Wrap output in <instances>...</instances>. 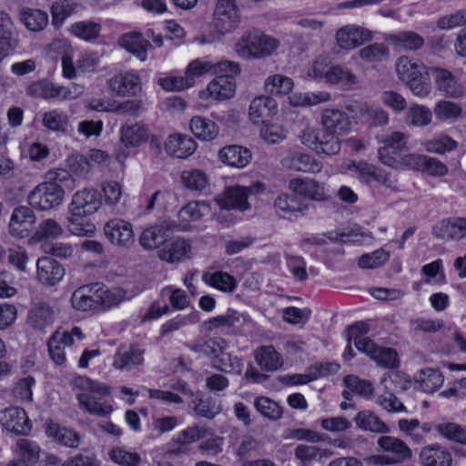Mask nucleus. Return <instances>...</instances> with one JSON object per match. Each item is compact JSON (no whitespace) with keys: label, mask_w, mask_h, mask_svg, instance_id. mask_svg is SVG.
<instances>
[{"label":"nucleus","mask_w":466,"mask_h":466,"mask_svg":"<svg viewBox=\"0 0 466 466\" xmlns=\"http://www.w3.org/2000/svg\"><path fill=\"white\" fill-rule=\"evenodd\" d=\"M73 387L78 390L76 399L79 406L89 414L106 417L113 411L112 404L104 399L110 393L109 387L106 384L78 376L74 379Z\"/></svg>","instance_id":"nucleus-1"},{"label":"nucleus","mask_w":466,"mask_h":466,"mask_svg":"<svg viewBox=\"0 0 466 466\" xmlns=\"http://www.w3.org/2000/svg\"><path fill=\"white\" fill-rule=\"evenodd\" d=\"M279 46V41L258 30L245 33L234 46L236 54L244 59H261L271 56Z\"/></svg>","instance_id":"nucleus-2"},{"label":"nucleus","mask_w":466,"mask_h":466,"mask_svg":"<svg viewBox=\"0 0 466 466\" xmlns=\"http://www.w3.org/2000/svg\"><path fill=\"white\" fill-rule=\"evenodd\" d=\"M150 136V130L147 124L142 121L127 123L120 127L119 139L121 147L116 150L117 160L124 161L131 149H137L145 144Z\"/></svg>","instance_id":"nucleus-3"},{"label":"nucleus","mask_w":466,"mask_h":466,"mask_svg":"<svg viewBox=\"0 0 466 466\" xmlns=\"http://www.w3.org/2000/svg\"><path fill=\"white\" fill-rule=\"evenodd\" d=\"M379 451L382 454L377 457L380 465L400 464L411 458L410 447L402 440L393 436H381L377 441Z\"/></svg>","instance_id":"nucleus-4"},{"label":"nucleus","mask_w":466,"mask_h":466,"mask_svg":"<svg viewBox=\"0 0 466 466\" xmlns=\"http://www.w3.org/2000/svg\"><path fill=\"white\" fill-rule=\"evenodd\" d=\"M107 89L119 97H134L143 91V83L138 72L126 70L115 74L106 81Z\"/></svg>","instance_id":"nucleus-5"},{"label":"nucleus","mask_w":466,"mask_h":466,"mask_svg":"<svg viewBox=\"0 0 466 466\" xmlns=\"http://www.w3.org/2000/svg\"><path fill=\"white\" fill-rule=\"evenodd\" d=\"M409 136L400 131H393L378 137L382 146L378 150L380 161L386 166H396V155L407 149Z\"/></svg>","instance_id":"nucleus-6"},{"label":"nucleus","mask_w":466,"mask_h":466,"mask_svg":"<svg viewBox=\"0 0 466 466\" xmlns=\"http://www.w3.org/2000/svg\"><path fill=\"white\" fill-rule=\"evenodd\" d=\"M249 322L247 315L234 309H228L225 314L210 318L205 322L208 331L219 329L225 335H238L244 326Z\"/></svg>","instance_id":"nucleus-7"},{"label":"nucleus","mask_w":466,"mask_h":466,"mask_svg":"<svg viewBox=\"0 0 466 466\" xmlns=\"http://www.w3.org/2000/svg\"><path fill=\"white\" fill-rule=\"evenodd\" d=\"M96 206H73L70 208L68 217V230L76 236H91L96 227L90 221L89 217L96 213Z\"/></svg>","instance_id":"nucleus-8"},{"label":"nucleus","mask_w":466,"mask_h":466,"mask_svg":"<svg viewBox=\"0 0 466 466\" xmlns=\"http://www.w3.org/2000/svg\"><path fill=\"white\" fill-rule=\"evenodd\" d=\"M104 234L111 244L118 248H129L135 242L132 225L120 218L107 221L104 226Z\"/></svg>","instance_id":"nucleus-9"},{"label":"nucleus","mask_w":466,"mask_h":466,"mask_svg":"<svg viewBox=\"0 0 466 466\" xmlns=\"http://www.w3.org/2000/svg\"><path fill=\"white\" fill-rule=\"evenodd\" d=\"M303 145L316 152H322L327 155H334L340 150L339 139L335 137L320 138L317 128L306 125L299 135Z\"/></svg>","instance_id":"nucleus-10"},{"label":"nucleus","mask_w":466,"mask_h":466,"mask_svg":"<svg viewBox=\"0 0 466 466\" xmlns=\"http://www.w3.org/2000/svg\"><path fill=\"white\" fill-rule=\"evenodd\" d=\"M356 348L384 368H394L398 364V355L394 350L379 347L370 339H357Z\"/></svg>","instance_id":"nucleus-11"},{"label":"nucleus","mask_w":466,"mask_h":466,"mask_svg":"<svg viewBox=\"0 0 466 466\" xmlns=\"http://www.w3.org/2000/svg\"><path fill=\"white\" fill-rule=\"evenodd\" d=\"M176 228L177 225L172 221H163L158 225L148 227L141 233L139 244L145 249H156L167 241Z\"/></svg>","instance_id":"nucleus-12"},{"label":"nucleus","mask_w":466,"mask_h":466,"mask_svg":"<svg viewBox=\"0 0 466 466\" xmlns=\"http://www.w3.org/2000/svg\"><path fill=\"white\" fill-rule=\"evenodd\" d=\"M0 423L7 431L16 435H26L32 425L24 409L9 407L0 411Z\"/></svg>","instance_id":"nucleus-13"},{"label":"nucleus","mask_w":466,"mask_h":466,"mask_svg":"<svg viewBox=\"0 0 466 466\" xmlns=\"http://www.w3.org/2000/svg\"><path fill=\"white\" fill-rule=\"evenodd\" d=\"M432 235L444 241L461 240L466 237V218L452 217L437 222Z\"/></svg>","instance_id":"nucleus-14"},{"label":"nucleus","mask_w":466,"mask_h":466,"mask_svg":"<svg viewBox=\"0 0 466 466\" xmlns=\"http://www.w3.org/2000/svg\"><path fill=\"white\" fill-rule=\"evenodd\" d=\"M239 23L235 0H218L215 9V25L222 33L229 32Z\"/></svg>","instance_id":"nucleus-15"},{"label":"nucleus","mask_w":466,"mask_h":466,"mask_svg":"<svg viewBox=\"0 0 466 466\" xmlns=\"http://www.w3.org/2000/svg\"><path fill=\"white\" fill-rule=\"evenodd\" d=\"M289 189L295 195L313 201H325L324 186L309 177H295L289 180Z\"/></svg>","instance_id":"nucleus-16"},{"label":"nucleus","mask_w":466,"mask_h":466,"mask_svg":"<svg viewBox=\"0 0 466 466\" xmlns=\"http://www.w3.org/2000/svg\"><path fill=\"white\" fill-rule=\"evenodd\" d=\"M236 90V84L233 79L225 76H217L210 81L207 87L198 93V96L202 100L213 99L222 101L231 98Z\"/></svg>","instance_id":"nucleus-17"},{"label":"nucleus","mask_w":466,"mask_h":466,"mask_svg":"<svg viewBox=\"0 0 466 466\" xmlns=\"http://www.w3.org/2000/svg\"><path fill=\"white\" fill-rule=\"evenodd\" d=\"M269 193L265 183L255 181L248 187L236 185L228 187L224 190L223 204H248V198L250 196H258Z\"/></svg>","instance_id":"nucleus-18"},{"label":"nucleus","mask_w":466,"mask_h":466,"mask_svg":"<svg viewBox=\"0 0 466 466\" xmlns=\"http://www.w3.org/2000/svg\"><path fill=\"white\" fill-rule=\"evenodd\" d=\"M321 124L329 132L327 136L335 137L339 139V136L345 133L350 127V117L345 111L336 108H326L321 113Z\"/></svg>","instance_id":"nucleus-19"},{"label":"nucleus","mask_w":466,"mask_h":466,"mask_svg":"<svg viewBox=\"0 0 466 466\" xmlns=\"http://www.w3.org/2000/svg\"><path fill=\"white\" fill-rule=\"evenodd\" d=\"M36 278L45 286L57 284L65 276V268L56 260L49 257H43L36 263Z\"/></svg>","instance_id":"nucleus-20"},{"label":"nucleus","mask_w":466,"mask_h":466,"mask_svg":"<svg viewBox=\"0 0 466 466\" xmlns=\"http://www.w3.org/2000/svg\"><path fill=\"white\" fill-rule=\"evenodd\" d=\"M197 147V142L192 137L178 133L169 135L165 141L167 154L176 158L190 157Z\"/></svg>","instance_id":"nucleus-21"},{"label":"nucleus","mask_w":466,"mask_h":466,"mask_svg":"<svg viewBox=\"0 0 466 466\" xmlns=\"http://www.w3.org/2000/svg\"><path fill=\"white\" fill-rule=\"evenodd\" d=\"M144 350L137 346L120 348L113 357L112 366L119 370H130L144 362Z\"/></svg>","instance_id":"nucleus-22"},{"label":"nucleus","mask_w":466,"mask_h":466,"mask_svg":"<svg viewBox=\"0 0 466 466\" xmlns=\"http://www.w3.org/2000/svg\"><path fill=\"white\" fill-rule=\"evenodd\" d=\"M161 260L177 263L191 258V245L183 238H176L158 251Z\"/></svg>","instance_id":"nucleus-23"},{"label":"nucleus","mask_w":466,"mask_h":466,"mask_svg":"<svg viewBox=\"0 0 466 466\" xmlns=\"http://www.w3.org/2000/svg\"><path fill=\"white\" fill-rule=\"evenodd\" d=\"M218 158L221 162L229 167L244 168L250 163L252 154L251 151L245 147L228 145L218 151Z\"/></svg>","instance_id":"nucleus-24"},{"label":"nucleus","mask_w":466,"mask_h":466,"mask_svg":"<svg viewBox=\"0 0 466 466\" xmlns=\"http://www.w3.org/2000/svg\"><path fill=\"white\" fill-rule=\"evenodd\" d=\"M351 113L353 118L360 122H372L375 127H383L389 124L390 116L387 111L380 107L372 108L367 104H361L357 101L351 105Z\"/></svg>","instance_id":"nucleus-25"},{"label":"nucleus","mask_w":466,"mask_h":466,"mask_svg":"<svg viewBox=\"0 0 466 466\" xmlns=\"http://www.w3.org/2000/svg\"><path fill=\"white\" fill-rule=\"evenodd\" d=\"M64 190L60 186H52L45 182L37 185L28 195V204H60Z\"/></svg>","instance_id":"nucleus-26"},{"label":"nucleus","mask_w":466,"mask_h":466,"mask_svg":"<svg viewBox=\"0 0 466 466\" xmlns=\"http://www.w3.org/2000/svg\"><path fill=\"white\" fill-rule=\"evenodd\" d=\"M35 222V216L28 206H18L12 213L9 228L15 237H24Z\"/></svg>","instance_id":"nucleus-27"},{"label":"nucleus","mask_w":466,"mask_h":466,"mask_svg":"<svg viewBox=\"0 0 466 466\" xmlns=\"http://www.w3.org/2000/svg\"><path fill=\"white\" fill-rule=\"evenodd\" d=\"M309 75L313 77H325L327 82L330 84H337L343 79L350 77L348 70L339 66H331L328 67L325 58L317 59L312 68L309 70Z\"/></svg>","instance_id":"nucleus-28"},{"label":"nucleus","mask_w":466,"mask_h":466,"mask_svg":"<svg viewBox=\"0 0 466 466\" xmlns=\"http://www.w3.org/2000/svg\"><path fill=\"white\" fill-rule=\"evenodd\" d=\"M27 319L29 325L33 329L45 331L48 327L52 326L55 312L49 304L39 302L29 310Z\"/></svg>","instance_id":"nucleus-29"},{"label":"nucleus","mask_w":466,"mask_h":466,"mask_svg":"<svg viewBox=\"0 0 466 466\" xmlns=\"http://www.w3.org/2000/svg\"><path fill=\"white\" fill-rule=\"evenodd\" d=\"M282 165L291 170L303 173H319L322 168L320 162L308 154H293L282 160Z\"/></svg>","instance_id":"nucleus-30"},{"label":"nucleus","mask_w":466,"mask_h":466,"mask_svg":"<svg viewBox=\"0 0 466 466\" xmlns=\"http://www.w3.org/2000/svg\"><path fill=\"white\" fill-rule=\"evenodd\" d=\"M95 284L97 309H110L125 300L127 292L124 289L119 288L106 289L99 283Z\"/></svg>","instance_id":"nucleus-31"},{"label":"nucleus","mask_w":466,"mask_h":466,"mask_svg":"<svg viewBox=\"0 0 466 466\" xmlns=\"http://www.w3.org/2000/svg\"><path fill=\"white\" fill-rule=\"evenodd\" d=\"M422 466H451V454L441 446L424 447L419 455Z\"/></svg>","instance_id":"nucleus-32"},{"label":"nucleus","mask_w":466,"mask_h":466,"mask_svg":"<svg viewBox=\"0 0 466 466\" xmlns=\"http://www.w3.org/2000/svg\"><path fill=\"white\" fill-rule=\"evenodd\" d=\"M277 102L270 96L255 97L249 106V117L254 123L265 122V118L275 114Z\"/></svg>","instance_id":"nucleus-33"},{"label":"nucleus","mask_w":466,"mask_h":466,"mask_svg":"<svg viewBox=\"0 0 466 466\" xmlns=\"http://www.w3.org/2000/svg\"><path fill=\"white\" fill-rule=\"evenodd\" d=\"M387 40L394 46L407 50L416 51L424 46V38L414 31H399L390 34Z\"/></svg>","instance_id":"nucleus-34"},{"label":"nucleus","mask_w":466,"mask_h":466,"mask_svg":"<svg viewBox=\"0 0 466 466\" xmlns=\"http://www.w3.org/2000/svg\"><path fill=\"white\" fill-rule=\"evenodd\" d=\"M189 408L197 416L213 419L218 415L222 408L220 403L217 402L212 397L204 398L202 394H193L188 403Z\"/></svg>","instance_id":"nucleus-35"},{"label":"nucleus","mask_w":466,"mask_h":466,"mask_svg":"<svg viewBox=\"0 0 466 466\" xmlns=\"http://www.w3.org/2000/svg\"><path fill=\"white\" fill-rule=\"evenodd\" d=\"M96 295V284L83 286L74 291L71 297V303L74 309L86 311L89 309L97 310Z\"/></svg>","instance_id":"nucleus-36"},{"label":"nucleus","mask_w":466,"mask_h":466,"mask_svg":"<svg viewBox=\"0 0 466 466\" xmlns=\"http://www.w3.org/2000/svg\"><path fill=\"white\" fill-rule=\"evenodd\" d=\"M436 85L446 96L458 98L463 96V86L448 70H437Z\"/></svg>","instance_id":"nucleus-37"},{"label":"nucleus","mask_w":466,"mask_h":466,"mask_svg":"<svg viewBox=\"0 0 466 466\" xmlns=\"http://www.w3.org/2000/svg\"><path fill=\"white\" fill-rule=\"evenodd\" d=\"M254 358L262 370L274 371L282 366L279 352L271 345L261 346L254 352Z\"/></svg>","instance_id":"nucleus-38"},{"label":"nucleus","mask_w":466,"mask_h":466,"mask_svg":"<svg viewBox=\"0 0 466 466\" xmlns=\"http://www.w3.org/2000/svg\"><path fill=\"white\" fill-rule=\"evenodd\" d=\"M356 425L362 431L385 434L390 428L370 410L360 411L354 418Z\"/></svg>","instance_id":"nucleus-39"},{"label":"nucleus","mask_w":466,"mask_h":466,"mask_svg":"<svg viewBox=\"0 0 466 466\" xmlns=\"http://www.w3.org/2000/svg\"><path fill=\"white\" fill-rule=\"evenodd\" d=\"M205 284L223 292H233L237 288V281L233 276L224 271H205L202 274Z\"/></svg>","instance_id":"nucleus-40"},{"label":"nucleus","mask_w":466,"mask_h":466,"mask_svg":"<svg viewBox=\"0 0 466 466\" xmlns=\"http://www.w3.org/2000/svg\"><path fill=\"white\" fill-rule=\"evenodd\" d=\"M192 133L201 140H212L218 134V127L217 124L204 116H195L189 123Z\"/></svg>","instance_id":"nucleus-41"},{"label":"nucleus","mask_w":466,"mask_h":466,"mask_svg":"<svg viewBox=\"0 0 466 466\" xmlns=\"http://www.w3.org/2000/svg\"><path fill=\"white\" fill-rule=\"evenodd\" d=\"M432 119V112L426 106L414 104L406 111L404 122L407 126L424 127L431 124Z\"/></svg>","instance_id":"nucleus-42"},{"label":"nucleus","mask_w":466,"mask_h":466,"mask_svg":"<svg viewBox=\"0 0 466 466\" xmlns=\"http://www.w3.org/2000/svg\"><path fill=\"white\" fill-rule=\"evenodd\" d=\"M121 46L141 61H145L147 57V48L150 44L140 34L129 33L121 38Z\"/></svg>","instance_id":"nucleus-43"},{"label":"nucleus","mask_w":466,"mask_h":466,"mask_svg":"<svg viewBox=\"0 0 466 466\" xmlns=\"http://www.w3.org/2000/svg\"><path fill=\"white\" fill-rule=\"evenodd\" d=\"M20 20L28 30L39 32L47 25L48 15L39 9L23 8L20 13Z\"/></svg>","instance_id":"nucleus-44"},{"label":"nucleus","mask_w":466,"mask_h":466,"mask_svg":"<svg viewBox=\"0 0 466 466\" xmlns=\"http://www.w3.org/2000/svg\"><path fill=\"white\" fill-rule=\"evenodd\" d=\"M213 59L209 56H203L192 60L185 70V75L191 86L195 85L196 78L205 75H212L214 70Z\"/></svg>","instance_id":"nucleus-45"},{"label":"nucleus","mask_w":466,"mask_h":466,"mask_svg":"<svg viewBox=\"0 0 466 466\" xmlns=\"http://www.w3.org/2000/svg\"><path fill=\"white\" fill-rule=\"evenodd\" d=\"M211 366L221 372L239 375L242 372L244 365L241 359L223 350L222 354L212 361Z\"/></svg>","instance_id":"nucleus-46"},{"label":"nucleus","mask_w":466,"mask_h":466,"mask_svg":"<svg viewBox=\"0 0 466 466\" xmlns=\"http://www.w3.org/2000/svg\"><path fill=\"white\" fill-rule=\"evenodd\" d=\"M14 451L23 462L29 465L35 464L40 456V447L28 439H19Z\"/></svg>","instance_id":"nucleus-47"},{"label":"nucleus","mask_w":466,"mask_h":466,"mask_svg":"<svg viewBox=\"0 0 466 466\" xmlns=\"http://www.w3.org/2000/svg\"><path fill=\"white\" fill-rule=\"evenodd\" d=\"M395 67L399 78L405 84L417 77L419 74H421L426 70L425 66L412 62L408 56H402L397 59Z\"/></svg>","instance_id":"nucleus-48"},{"label":"nucleus","mask_w":466,"mask_h":466,"mask_svg":"<svg viewBox=\"0 0 466 466\" xmlns=\"http://www.w3.org/2000/svg\"><path fill=\"white\" fill-rule=\"evenodd\" d=\"M264 86L266 92L272 96H285L292 90L294 83L290 77L277 74L268 76Z\"/></svg>","instance_id":"nucleus-49"},{"label":"nucleus","mask_w":466,"mask_h":466,"mask_svg":"<svg viewBox=\"0 0 466 466\" xmlns=\"http://www.w3.org/2000/svg\"><path fill=\"white\" fill-rule=\"evenodd\" d=\"M294 454L304 466H308L314 461L330 457L332 452L327 449H320L317 446L300 444L296 447Z\"/></svg>","instance_id":"nucleus-50"},{"label":"nucleus","mask_w":466,"mask_h":466,"mask_svg":"<svg viewBox=\"0 0 466 466\" xmlns=\"http://www.w3.org/2000/svg\"><path fill=\"white\" fill-rule=\"evenodd\" d=\"M53 49H62L64 54L62 56V71L64 77L67 79L75 78L76 70L73 64V49L70 44L66 40H57L52 44Z\"/></svg>","instance_id":"nucleus-51"},{"label":"nucleus","mask_w":466,"mask_h":466,"mask_svg":"<svg viewBox=\"0 0 466 466\" xmlns=\"http://www.w3.org/2000/svg\"><path fill=\"white\" fill-rule=\"evenodd\" d=\"M435 117L442 122L455 121L462 115V108L460 105L448 101H439L433 108Z\"/></svg>","instance_id":"nucleus-52"},{"label":"nucleus","mask_w":466,"mask_h":466,"mask_svg":"<svg viewBox=\"0 0 466 466\" xmlns=\"http://www.w3.org/2000/svg\"><path fill=\"white\" fill-rule=\"evenodd\" d=\"M46 432L48 436L53 437L58 443L66 447L76 448L79 445L80 437L72 430L51 425L47 428Z\"/></svg>","instance_id":"nucleus-53"},{"label":"nucleus","mask_w":466,"mask_h":466,"mask_svg":"<svg viewBox=\"0 0 466 466\" xmlns=\"http://www.w3.org/2000/svg\"><path fill=\"white\" fill-rule=\"evenodd\" d=\"M458 147L457 141L446 134H440L425 143L428 152L443 155L453 151Z\"/></svg>","instance_id":"nucleus-54"},{"label":"nucleus","mask_w":466,"mask_h":466,"mask_svg":"<svg viewBox=\"0 0 466 466\" xmlns=\"http://www.w3.org/2000/svg\"><path fill=\"white\" fill-rule=\"evenodd\" d=\"M254 406L263 417L268 420H278L282 417L283 410L280 405L268 397L256 398Z\"/></svg>","instance_id":"nucleus-55"},{"label":"nucleus","mask_w":466,"mask_h":466,"mask_svg":"<svg viewBox=\"0 0 466 466\" xmlns=\"http://www.w3.org/2000/svg\"><path fill=\"white\" fill-rule=\"evenodd\" d=\"M381 385L384 390L397 393L408 390L411 386V381L400 371H390L381 379Z\"/></svg>","instance_id":"nucleus-56"},{"label":"nucleus","mask_w":466,"mask_h":466,"mask_svg":"<svg viewBox=\"0 0 466 466\" xmlns=\"http://www.w3.org/2000/svg\"><path fill=\"white\" fill-rule=\"evenodd\" d=\"M418 380H420L423 391L432 393L443 384L444 379L441 371L434 369H425L420 371Z\"/></svg>","instance_id":"nucleus-57"},{"label":"nucleus","mask_w":466,"mask_h":466,"mask_svg":"<svg viewBox=\"0 0 466 466\" xmlns=\"http://www.w3.org/2000/svg\"><path fill=\"white\" fill-rule=\"evenodd\" d=\"M71 33L85 41H91L98 37L101 25L93 21H81L75 23L70 27Z\"/></svg>","instance_id":"nucleus-58"},{"label":"nucleus","mask_w":466,"mask_h":466,"mask_svg":"<svg viewBox=\"0 0 466 466\" xmlns=\"http://www.w3.org/2000/svg\"><path fill=\"white\" fill-rule=\"evenodd\" d=\"M68 124L66 114L59 109L48 111L43 116V125L52 131L65 132Z\"/></svg>","instance_id":"nucleus-59"},{"label":"nucleus","mask_w":466,"mask_h":466,"mask_svg":"<svg viewBox=\"0 0 466 466\" xmlns=\"http://www.w3.org/2000/svg\"><path fill=\"white\" fill-rule=\"evenodd\" d=\"M145 111L144 102L141 99H127L114 101L113 113L120 116H138Z\"/></svg>","instance_id":"nucleus-60"},{"label":"nucleus","mask_w":466,"mask_h":466,"mask_svg":"<svg viewBox=\"0 0 466 466\" xmlns=\"http://www.w3.org/2000/svg\"><path fill=\"white\" fill-rule=\"evenodd\" d=\"M390 258V252L383 248H379L371 253L363 254L358 260V265L361 268L371 269L381 267Z\"/></svg>","instance_id":"nucleus-61"},{"label":"nucleus","mask_w":466,"mask_h":466,"mask_svg":"<svg viewBox=\"0 0 466 466\" xmlns=\"http://www.w3.org/2000/svg\"><path fill=\"white\" fill-rule=\"evenodd\" d=\"M110 459L121 466H137L141 458L137 452L127 450L124 447H116L109 451Z\"/></svg>","instance_id":"nucleus-62"},{"label":"nucleus","mask_w":466,"mask_h":466,"mask_svg":"<svg viewBox=\"0 0 466 466\" xmlns=\"http://www.w3.org/2000/svg\"><path fill=\"white\" fill-rule=\"evenodd\" d=\"M76 9V5L68 0H61L54 3L51 7L52 23L55 26H60Z\"/></svg>","instance_id":"nucleus-63"},{"label":"nucleus","mask_w":466,"mask_h":466,"mask_svg":"<svg viewBox=\"0 0 466 466\" xmlns=\"http://www.w3.org/2000/svg\"><path fill=\"white\" fill-rule=\"evenodd\" d=\"M389 55V48L383 43H374L360 50V56L368 62L385 60Z\"/></svg>","instance_id":"nucleus-64"}]
</instances>
